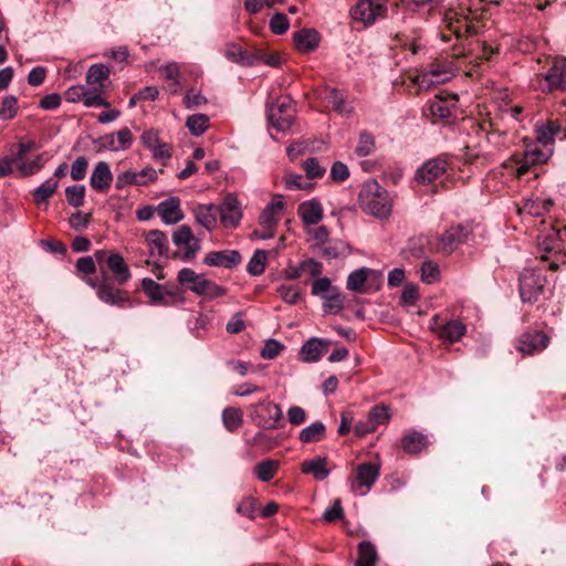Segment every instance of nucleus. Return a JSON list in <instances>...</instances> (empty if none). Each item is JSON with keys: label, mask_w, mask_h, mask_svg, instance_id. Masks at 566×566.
<instances>
[{"label": "nucleus", "mask_w": 566, "mask_h": 566, "mask_svg": "<svg viewBox=\"0 0 566 566\" xmlns=\"http://www.w3.org/2000/svg\"><path fill=\"white\" fill-rule=\"evenodd\" d=\"M387 14V6L384 1L378 0H357L356 4L350 9V17L365 27L373 25L377 19L385 18Z\"/></svg>", "instance_id": "nucleus-7"}, {"label": "nucleus", "mask_w": 566, "mask_h": 566, "mask_svg": "<svg viewBox=\"0 0 566 566\" xmlns=\"http://www.w3.org/2000/svg\"><path fill=\"white\" fill-rule=\"evenodd\" d=\"M447 170V161L433 158L426 161L416 172V180L420 184H430L441 177Z\"/></svg>", "instance_id": "nucleus-17"}, {"label": "nucleus", "mask_w": 566, "mask_h": 566, "mask_svg": "<svg viewBox=\"0 0 566 566\" xmlns=\"http://www.w3.org/2000/svg\"><path fill=\"white\" fill-rule=\"evenodd\" d=\"M147 186L148 180L142 179L139 171L126 170L117 175L116 188L123 189L126 186Z\"/></svg>", "instance_id": "nucleus-42"}, {"label": "nucleus", "mask_w": 566, "mask_h": 566, "mask_svg": "<svg viewBox=\"0 0 566 566\" xmlns=\"http://www.w3.org/2000/svg\"><path fill=\"white\" fill-rule=\"evenodd\" d=\"M285 187L292 189H308L311 184L297 174H289L285 177Z\"/></svg>", "instance_id": "nucleus-63"}, {"label": "nucleus", "mask_w": 566, "mask_h": 566, "mask_svg": "<svg viewBox=\"0 0 566 566\" xmlns=\"http://www.w3.org/2000/svg\"><path fill=\"white\" fill-rule=\"evenodd\" d=\"M380 475V464L377 462L360 463L356 468L352 479V490L360 495H366L369 489Z\"/></svg>", "instance_id": "nucleus-9"}, {"label": "nucleus", "mask_w": 566, "mask_h": 566, "mask_svg": "<svg viewBox=\"0 0 566 566\" xmlns=\"http://www.w3.org/2000/svg\"><path fill=\"white\" fill-rule=\"evenodd\" d=\"M538 83L543 92L566 90V73H545Z\"/></svg>", "instance_id": "nucleus-37"}, {"label": "nucleus", "mask_w": 566, "mask_h": 566, "mask_svg": "<svg viewBox=\"0 0 566 566\" xmlns=\"http://www.w3.org/2000/svg\"><path fill=\"white\" fill-rule=\"evenodd\" d=\"M553 207V200L546 197L528 198L520 208L521 214H528L532 217H542L547 213Z\"/></svg>", "instance_id": "nucleus-27"}, {"label": "nucleus", "mask_w": 566, "mask_h": 566, "mask_svg": "<svg viewBox=\"0 0 566 566\" xmlns=\"http://www.w3.org/2000/svg\"><path fill=\"white\" fill-rule=\"evenodd\" d=\"M327 345L328 340L313 337L302 346L300 355L306 363L318 361L327 350Z\"/></svg>", "instance_id": "nucleus-26"}, {"label": "nucleus", "mask_w": 566, "mask_h": 566, "mask_svg": "<svg viewBox=\"0 0 566 566\" xmlns=\"http://www.w3.org/2000/svg\"><path fill=\"white\" fill-rule=\"evenodd\" d=\"M326 464L327 459L323 457L307 459L302 463V472L304 474H312L317 481H324L329 475Z\"/></svg>", "instance_id": "nucleus-31"}, {"label": "nucleus", "mask_w": 566, "mask_h": 566, "mask_svg": "<svg viewBox=\"0 0 566 566\" xmlns=\"http://www.w3.org/2000/svg\"><path fill=\"white\" fill-rule=\"evenodd\" d=\"M178 282L198 295L205 294L206 286L208 285V280L205 275L198 274L189 268H184L178 272Z\"/></svg>", "instance_id": "nucleus-23"}, {"label": "nucleus", "mask_w": 566, "mask_h": 566, "mask_svg": "<svg viewBox=\"0 0 566 566\" xmlns=\"http://www.w3.org/2000/svg\"><path fill=\"white\" fill-rule=\"evenodd\" d=\"M250 417L259 427L275 429L283 418V412L279 405L266 398L251 406Z\"/></svg>", "instance_id": "nucleus-6"}, {"label": "nucleus", "mask_w": 566, "mask_h": 566, "mask_svg": "<svg viewBox=\"0 0 566 566\" xmlns=\"http://www.w3.org/2000/svg\"><path fill=\"white\" fill-rule=\"evenodd\" d=\"M284 349V345L276 339L270 338L261 349V357L264 359H274Z\"/></svg>", "instance_id": "nucleus-58"}, {"label": "nucleus", "mask_w": 566, "mask_h": 566, "mask_svg": "<svg viewBox=\"0 0 566 566\" xmlns=\"http://www.w3.org/2000/svg\"><path fill=\"white\" fill-rule=\"evenodd\" d=\"M241 261V255L237 250L213 251L206 255L205 263L209 266H222L232 269Z\"/></svg>", "instance_id": "nucleus-21"}, {"label": "nucleus", "mask_w": 566, "mask_h": 566, "mask_svg": "<svg viewBox=\"0 0 566 566\" xmlns=\"http://www.w3.org/2000/svg\"><path fill=\"white\" fill-rule=\"evenodd\" d=\"M161 220L166 224H175L184 219V212L180 208V200L177 197H169L161 201L156 208Z\"/></svg>", "instance_id": "nucleus-19"}, {"label": "nucleus", "mask_w": 566, "mask_h": 566, "mask_svg": "<svg viewBox=\"0 0 566 566\" xmlns=\"http://www.w3.org/2000/svg\"><path fill=\"white\" fill-rule=\"evenodd\" d=\"M145 243L151 256H161L168 251V239L166 234L159 230L149 231L146 235Z\"/></svg>", "instance_id": "nucleus-29"}, {"label": "nucleus", "mask_w": 566, "mask_h": 566, "mask_svg": "<svg viewBox=\"0 0 566 566\" xmlns=\"http://www.w3.org/2000/svg\"><path fill=\"white\" fill-rule=\"evenodd\" d=\"M49 159H50V156L48 155V153L44 151L42 154H39L32 160H29V161L22 160L21 163H19V166H18L19 175L22 177L35 175L43 168L44 164Z\"/></svg>", "instance_id": "nucleus-35"}, {"label": "nucleus", "mask_w": 566, "mask_h": 566, "mask_svg": "<svg viewBox=\"0 0 566 566\" xmlns=\"http://www.w3.org/2000/svg\"><path fill=\"white\" fill-rule=\"evenodd\" d=\"M105 56L115 62L114 64H111L109 67H114L117 64L120 69H125L130 65L128 62L129 54L126 46L113 49L105 53Z\"/></svg>", "instance_id": "nucleus-54"}, {"label": "nucleus", "mask_w": 566, "mask_h": 566, "mask_svg": "<svg viewBox=\"0 0 566 566\" xmlns=\"http://www.w3.org/2000/svg\"><path fill=\"white\" fill-rule=\"evenodd\" d=\"M472 229L469 224L451 226L439 239L442 252L452 253L461 244L469 241Z\"/></svg>", "instance_id": "nucleus-13"}, {"label": "nucleus", "mask_w": 566, "mask_h": 566, "mask_svg": "<svg viewBox=\"0 0 566 566\" xmlns=\"http://www.w3.org/2000/svg\"><path fill=\"white\" fill-rule=\"evenodd\" d=\"M419 292L415 284H407L401 293V303L406 306L415 305L418 301Z\"/></svg>", "instance_id": "nucleus-64"}, {"label": "nucleus", "mask_w": 566, "mask_h": 566, "mask_svg": "<svg viewBox=\"0 0 566 566\" xmlns=\"http://www.w3.org/2000/svg\"><path fill=\"white\" fill-rule=\"evenodd\" d=\"M553 147H546L535 142L526 145L522 156H511L503 163V167L509 174L520 178L525 175L532 166L547 163L553 156Z\"/></svg>", "instance_id": "nucleus-3"}, {"label": "nucleus", "mask_w": 566, "mask_h": 566, "mask_svg": "<svg viewBox=\"0 0 566 566\" xmlns=\"http://www.w3.org/2000/svg\"><path fill=\"white\" fill-rule=\"evenodd\" d=\"M546 276L542 270L525 269L520 275V296L523 303H535L543 293Z\"/></svg>", "instance_id": "nucleus-5"}, {"label": "nucleus", "mask_w": 566, "mask_h": 566, "mask_svg": "<svg viewBox=\"0 0 566 566\" xmlns=\"http://www.w3.org/2000/svg\"><path fill=\"white\" fill-rule=\"evenodd\" d=\"M88 160L84 156L77 157L71 166V178L75 181L83 180L86 176Z\"/></svg>", "instance_id": "nucleus-59"}, {"label": "nucleus", "mask_w": 566, "mask_h": 566, "mask_svg": "<svg viewBox=\"0 0 566 566\" xmlns=\"http://www.w3.org/2000/svg\"><path fill=\"white\" fill-rule=\"evenodd\" d=\"M358 206L377 219H388L392 211V198L388 190L375 179L365 181L358 193Z\"/></svg>", "instance_id": "nucleus-1"}, {"label": "nucleus", "mask_w": 566, "mask_h": 566, "mask_svg": "<svg viewBox=\"0 0 566 566\" xmlns=\"http://www.w3.org/2000/svg\"><path fill=\"white\" fill-rule=\"evenodd\" d=\"M370 272L371 270L368 268H360L353 271L347 277L346 287L354 292L361 291Z\"/></svg>", "instance_id": "nucleus-44"}, {"label": "nucleus", "mask_w": 566, "mask_h": 566, "mask_svg": "<svg viewBox=\"0 0 566 566\" xmlns=\"http://www.w3.org/2000/svg\"><path fill=\"white\" fill-rule=\"evenodd\" d=\"M376 150V140L373 134L368 132H360L358 136L357 146L355 147V154L358 157H367L374 154Z\"/></svg>", "instance_id": "nucleus-41"}, {"label": "nucleus", "mask_w": 566, "mask_h": 566, "mask_svg": "<svg viewBox=\"0 0 566 566\" xmlns=\"http://www.w3.org/2000/svg\"><path fill=\"white\" fill-rule=\"evenodd\" d=\"M293 42L300 52H312L318 46L321 35L315 29H301L293 34Z\"/></svg>", "instance_id": "nucleus-25"}, {"label": "nucleus", "mask_w": 566, "mask_h": 566, "mask_svg": "<svg viewBox=\"0 0 566 566\" xmlns=\"http://www.w3.org/2000/svg\"><path fill=\"white\" fill-rule=\"evenodd\" d=\"M18 113V99L13 95H7L3 97L0 107V118L9 120L15 117Z\"/></svg>", "instance_id": "nucleus-53"}, {"label": "nucleus", "mask_w": 566, "mask_h": 566, "mask_svg": "<svg viewBox=\"0 0 566 566\" xmlns=\"http://www.w3.org/2000/svg\"><path fill=\"white\" fill-rule=\"evenodd\" d=\"M266 116L269 124L277 132L290 129L295 119V109L291 97L287 95L275 96L270 93L266 104Z\"/></svg>", "instance_id": "nucleus-4"}, {"label": "nucleus", "mask_w": 566, "mask_h": 566, "mask_svg": "<svg viewBox=\"0 0 566 566\" xmlns=\"http://www.w3.org/2000/svg\"><path fill=\"white\" fill-rule=\"evenodd\" d=\"M451 101L436 96L428 105L429 113L434 118L450 119L452 117Z\"/></svg>", "instance_id": "nucleus-39"}, {"label": "nucleus", "mask_w": 566, "mask_h": 566, "mask_svg": "<svg viewBox=\"0 0 566 566\" xmlns=\"http://www.w3.org/2000/svg\"><path fill=\"white\" fill-rule=\"evenodd\" d=\"M65 197L70 206L74 208L83 206L85 198V186L74 185L66 187Z\"/></svg>", "instance_id": "nucleus-50"}, {"label": "nucleus", "mask_w": 566, "mask_h": 566, "mask_svg": "<svg viewBox=\"0 0 566 566\" xmlns=\"http://www.w3.org/2000/svg\"><path fill=\"white\" fill-rule=\"evenodd\" d=\"M220 221L224 228L233 229L242 219L241 202L234 193H228L217 207Z\"/></svg>", "instance_id": "nucleus-12"}, {"label": "nucleus", "mask_w": 566, "mask_h": 566, "mask_svg": "<svg viewBox=\"0 0 566 566\" xmlns=\"http://www.w3.org/2000/svg\"><path fill=\"white\" fill-rule=\"evenodd\" d=\"M239 54L240 64L242 66H258L260 64L273 69L283 66V57L277 52L256 51L252 53L248 51H239Z\"/></svg>", "instance_id": "nucleus-14"}, {"label": "nucleus", "mask_w": 566, "mask_h": 566, "mask_svg": "<svg viewBox=\"0 0 566 566\" xmlns=\"http://www.w3.org/2000/svg\"><path fill=\"white\" fill-rule=\"evenodd\" d=\"M303 168L308 179L321 178L326 171L325 167L321 166L318 160L314 157L304 160Z\"/></svg>", "instance_id": "nucleus-56"}, {"label": "nucleus", "mask_w": 566, "mask_h": 566, "mask_svg": "<svg viewBox=\"0 0 566 566\" xmlns=\"http://www.w3.org/2000/svg\"><path fill=\"white\" fill-rule=\"evenodd\" d=\"M343 306V296L337 287L323 297V308L326 313H338Z\"/></svg>", "instance_id": "nucleus-48"}, {"label": "nucleus", "mask_w": 566, "mask_h": 566, "mask_svg": "<svg viewBox=\"0 0 566 566\" xmlns=\"http://www.w3.org/2000/svg\"><path fill=\"white\" fill-rule=\"evenodd\" d=\"M112 181L113 172L109 165L106 161H98L90 178L91 187L98 192H105L111 187Z\"/></svg>", "instance_id": "nucleus-20"}, {"label": "nucleus", "mask_w": 566, "mask_h": 566, "mask_svg": "<svg viewBox=\"0 0 566 566\" xmlns=\"http://www.w3.org/2000/svg\"><path fill=\"white\" fill-rule=\"evenodd\" d=\"M325 98L339 115L348 118L354 114L355 107L353 103L345 101L342 91L332 88L327 92Z\"/></svg>", "instance_id": "nucleus-30"}, {"label": "nucleus", "mask_w": 566, "mask_h": 566, "mask_svg": "<svg viewBox=\"0 0 566 566\" xmlns=\"http://www.w3.org/2000/svg\"><path fill=\"white\" fill-rule=\"evenodd\" d=\"M560 129L562 126L556 120L538 122L535 126L536 143L554 148L555 137Z\"/></svg>", "instance_id": "nucleus-24"}, {"label": "nucleus", "mask_w": 566, "mask_h": 566, "mask_svg": "<svg viewBox=\"0 0 566 566\" xmlns=\"http://www.w3.org/2000/svg\"><path fill=\"white\" fill-rule=\"evenodd\" d=\"M378 554L376 547L370 542H361L358 545V559L355 566H376Z\"/></svg>", "instance_id": "nucleus-36"}, {"label": "nucleus", "mask_w": 566, "mask_h": 566, "mask_svg": "<svg viewBox=\"0 0 566 566\" xmlns=\"http://www.w3.org/2000/svg\"><path fill=\"white\" fill-rule=\"evenodd\" d=\"M447 28L450 34L457 39H463L475 35L479 32V22L471 18L469 13L450 12L446 17Z\"/></svg>", "instance_id": "nucleus-10"}, {"label": "nucleus", "mask_w": 566, "mask_h": 566, "mask_svg": "<svg viewBox=\"0 0 566 566\" xmlns=\"http://www.w3.org/2000/svg\"><path fill=\"white\" fill-rule=\"evenodd\" d=\"M172 242L177 247L176 256L182 261H191L200 250V242L191 229L182 224L172 234Z\"/></svg>", "instance_id": "nucleus-8"}, {"label": "nucleus", "mask_w": 566, "mask_h": 566, "mask_svg": "<svg viewBox=\"0 0 566 566\" xmlns=\"http://www.w3.org/2000/svg\"><path fill=\"white\" fill-rule=\"evenodd\" d=\"M108 73H86V85H75L67 88V102H83L86 107H109V103L102 94L106 90Z\"/></svg>", "instance_id": "nucleus-2"}, {"label": "nucleus", "mask_w": 566, "mask_h": 566, "mask_svg": "<svg viewBox=\"0 0 566 566\" xmlns=\"http://www.w3.org/2000/svg\"><path fill=\"white\" fill-rule=\"evenodd\" d=\"M218 211L217 207L212 203L199 205L195 209V217L198 223H200L208 231L213 230L218 223Z\"/></svg>", "instance_id": "nucleus-32"}, {"label": "nucleus", "mask_w": 566, "mask_h": 566, "mask_svg": "<svg viewBox=\"0 0 566 566\" xmlns=\"http://www.w3.org/2000/svg\"><path fill=\"white\" fill-rule=\"evenodd\" d=\"M325 434L326 426L322 421H315L301 430L298 439L303 443H315L322 441Z\"/></svg>", "instance_id": "nucleus-34"}, {"label": "nucleus", "mask_w": 566, "mask_h": 566, "mask_svg": "<svg viewBox=\"0 0 566 566\" xmlns=\"http://www.w3.org/2000/svg\"><path fill=\"white\" fill-rule=\"evenodd\" d=\"M548 336L541 331L525 332L518 339L517 348L524 354H535L548 346Z\"/></svg>", "instance_id": "nucleus-15"}, {"label": "nucleus", "mask_w": 566, "mask_h": 566, "mask_svg": "<svg viewBox=\"0 0 566 566\" xmlns=\"http://www.w3.org/2000/svg\"><path fill=\"white\" fill-rule=\"evenodd\" d=\"M284 197L275 195L265 206L259 217V223L264 229H274L280 220V216L284 209Z\"/></svg>", "instance_id": "nucleus-16"}, {"label": "nucleus", "mask_w": 566, "mask_h": 566, "mask_svg": "<svg viewBox=\"0 0 566 566\" xmlns=\"http://www.w3.org/2000/svg\"><path fill=\"white\" fill-rule=\"evenodd\" d=\"M142 290L145 292L147 297L149 298V303L153 305H157L164 301L165 292L163 286L154 281L153 279L145 277L140 283Z\"/></svg>", "instance_id": "nucleus-40"}, {"label": "nucleus", "mask_w": 566, "mask_h": 566, "mask_svg": "<svg viewBox=\"0 0 566 566\" xmlns=\"http://www.w3.org/2000/svg\"><path fill=\"white\" fill-rule=\"evenodd\" d=\"M266 258V251L256 250L247 265V271L253 276L261 275L265 271Z\"/></svg>", "instance_id": "nucleus-46"}, {"label": "nucleus", "mask_w": 566, "mask_h": 566, "mask_svg": "<svg viewBox=\"0 0 566 566\" xmlns=\"http://www.w3.org/2000/svg\"><path fill=\"white\" fill-rule=\"evenodd\" d=\"M97 298L114 307L125 308L133 306L128 293L125 290L116 287L108 277L102 280V285L98 286Z\"/></svg>", "instance_id": "nucleus-11"}, {"label": "nucleus", "mask_w": 566, "mask_h": 566, "mask_svg": "<svg viewBox=\"0 0 566 566\" xmlns=\"http://www.w3.org/2000/svg\"><path fill=\"white\" fill-rule=\"evenodd\" d=\"M106 265L118 284L124 285L130 280V270L119 253L111 252L106 258Z\"/></svg>", "instance_id": "nucleus-22"}, {"label": "nucleus", "mask_w": 566, "mask_h": 566, "mask_svg": "<svg viewBox=\"0 0 566 566\" xmlns=\"http://www.w3.org/2000/svg\"><path fill=\"white\" fill-rule=\"evenodd\" d=\"M297 214L304 224L315 226L323 219V206L316 198L303 201L298 205Z\"/></svg>", "instance_id": "nucleus-18"}, {"label": "nucleus", "mask_w": 566, "mask_h": 566, "mask_svg": "<svg viewBox=\"0 0 566 566\" xmlns=\"http://www.w3.org/2000/svg\"><path fill=\"white\" fill-rule=\"evenodd\" d=\"M254 470L260 481L269 482L271 479L274 478L279 470V461L270 459L262 461L255 467Z\"/></svg>", "instance_id": "nucleus-45"}, {"label": "nucleus", "mask_w": 566, "mask_h": 566, "mask_svg": "<svg viewBox=\"0 0 566 566\" xmlns=\"http://www.w3.org/2000/svg\"><path fill=\"white\" fill-rule=\"evenodd\" d=\"M467 331L465 325L458 319H450L439 329V338L444 343L460 340Z\"/></svg>", "instance_id": "nucleus-33"}, {"label": "nucleus", "mask_w": 566, "mask_h": 566, "mask_svg": "<svg viewBox=\"0 0 566 566\" xmlns=\"http://www.w3.org/2000/svg\"><path fill=\"white\" fill-rule=\"evenodd\" d=\"M566 232V228H563L558 231L553 230L551 233L542 237L539 245L546 251H553L559 249L560 235L562 232Z\"/></svg>", "instance_id": "nucleus-57"}, {"label": "nucleus", "mask_w": 566, "mask_h": 566, "mask_svg": "<svg viewBox=\"0 0 566 566\" xmlns=\"http://www.w3.org/2000/svg\"><path fill=\"white\" fill-rule=\"evenodd\" d=\"M59 181L54 178H49L42 182L33 191L34 201L36 203L45 202L57 189Z\"/></svg>", "instance_id": "nucleus-43"}, {"label": "nucleus", "mask_w": 566, "mask_h": 566, "mask_svg": "<svg viewBox=\"0 0 566 566\" xmlns=\"http://www.w3.org/2000/svg\"><path fill=\"white\" fill-rule=\"evenodd\" d=\"M368 419L375 428L388 422L390 419L389 408L384 405L374 407L368 415Z\"/></svg>", "instance_id": "nucleus-55"}, {"label": "nucleus", "mask_w": 566, "mask_h": 566, "mask_svg": "<svg viewBox=\"0 0 566 566\" xmlns=\"http://www.w3.org/2000/svg\"><path fill=\"white\" fill-rule=\"evenodd\" d=\"M402 449L409 453H419L427 446V437L418 431L407 433L401 440Z\"/></svg>", "instance_id": "nucleus-38"}, {"label": "nucleus", "mask_w": 566, "mask_h": 566, "mask_svg": "<svg viewBox=\"0 0 566 566\" xmlns=\"http://www.w3.org/2000/svg\"><path fill=\"white\" fill-rule=\"evenodd\" d=\"M276 291L286 304H296L301 298V289L297 285L281 284Z\"/></svg>", "instance_id": "nucleus-51"}, {"label": "nucleus", "mask_w": 566, "mask_h": 566, "mask_svg": "<svg viewBox=\"0 0 566 566\" xmlns=\"http://www.w3.org/2000/svg\"><path fill=\"white\" fill-rule=\"evenodd\" d=\"M335 289L336 287L332 286L331 281L327 277H321L313 282L312 294L319 295L323 298Z\"/></svg>", "instance_id": "nucleus-62"}, {"label": "nucleus", "mask_w": 566, "mask_h": 566, "mask_svg": "<svg viewBox=\"0 0 566 566\" xmlns=\"http://www.w3.org/2000/svg\"><path fill=\"white\" fill-rule=\"evenodd\" d=\"M290 22L284 13H275L270 20V29L275 34H283L287 31Z\"/></svg>", "instance_id": "nucleus-60"}, {"label": "nucleus", "mask_w": 566, "mask_h": 566, "mask_svg": "<svg viewBox=\"0 0 566 566\" xmlns=\"http://www.w3.org/2000/svg\"><path fill=\"white\" fill-rule=\"evenodd\" d=\"M329 176L333 181L343 182L349 177V169L343 161H335L332 165Z\"/></svg>", "instance_id": "nucleus-61"}, {"label": "nucleus", "mask_w": 566, "mask_h": 566, "mask_svg": "<svg viewBox=\"0 0 566 566\" xmlns=\"http://www.w3.org/2000/svg\"><path fill=\"white\" fill-rule=\"evenodd\" d=\"M222 421L229 431H234L242 424V412L238 408L228 407L222 412Z\"/></svg>", "instance_id": "nucleus-49"}, {"label": "nucleus", "mask_w": 566, "mask_h": 566, "mask_svg": "<svg viewBox=\"0 0 566 566\" xmlns=\"http://www.w3.org/2000/svg\"><path fill=\"white\" fill-rule=\"evenodd\" d=\"M441 75L442 73H416L413 76L409 75V88L416 87L415 93L430 90L436 84L449 80V77L440 78Z\"/></svg>", "instance_id": "nucleus-28"}, {"label": "nucleus", "mask_w": 566, "mask_h": 566, "mask_svg": "<svg viewBox=\"0 0 566 566\" xmlns=\"http://www.w3.org/2000/svg\"><path fill=\"white\" fill-rule=\"evenodd\" d=\"M209 124V118L205 114H193L187 118L186 126L193 136L202 135Z\"/></svg>", "instance_id": "nucleus-47"}, {"label": "nucleus", "mask_w": 566, "mask_h": 566, "mask_svg": "<svg viewBox=\"0 0 566 566\" xmlns=\"http://www.w3.org/2000/svg\"><path fill=\"white\" fill-rule=\"evenodd\" d=\"M421 280L427 284H432L439 281L440 270L437 263L432 261H424L420 268Z\"/></svg>", "instance_id": "nucleus-52"}]
</instances>
